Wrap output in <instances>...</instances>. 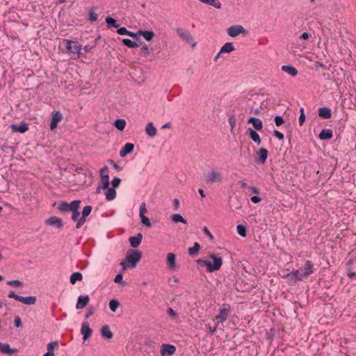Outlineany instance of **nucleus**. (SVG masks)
I'll use <instances>...</instances> for the list:
<instances>
[{
    "instance_id": "obj_14",
    "label": "nucleus",
    "mask_w": 356,
    "mask_h": 356,
    "mask_svg": "<svg viewBox=\"0 0 356 356\" xmlns=\"http://www.w3.org/2000/svg\"><path fill=\"white\" fill-rule=\"evenodd\" d=\"M176 348L173 345L170 344H163L161 350V354L162 356L165 355H172L175 353Z\"/></svg>"
},
{
    "instance_id": "obj_48",
    "label": "nucleus",
    "mask_w": 356,
    "mask_h": 356,
    "mask_svg": "<svg viewBox=\"0 0 356 356\" xmlns=\"http://www.w3.org/2000/svg\"><path fill=\"white\" fill-rule=\"evenodd\" d=\"M98 15L94 12L93 10H90L89 13V20L90 22H94L97 20Z\"/></svg>"
},
{
    "instance_id": "obj_40",
    "label": "nucleus",
    "mask_w": 356,
    "mask_h": 356,
    "mask_svg": "<svg viewBox=\"0 0 356 356\" xmlns=\"http://www.w3.org/2000/svg\"><path fill=\"white\" fill-rule=\"evenodd\" d=\"M120 305V302L116 299H112L109 302V308L113 312H115Z\"/></svg>"
},
{
    "instance_id": "obj_30",
    "label": "nucleus",
    "mask_w": 356,
    "mask_h": 356,
    "mask_svg": "<svg viewBox=\"0 0 356 356\" xmlns=\"http://www.w3.org/2000/svg\"><path fill=\"white\" fill-rule=\"evenodd\" d=\"M107 191L106 192V198L107 200L111 201L115 198L116 197V191L113 188L108 187Z\"/></svg>"
},
{
    "instance_id": "obj_49",
    "label": "nucleus",
    "mask_w": 356,
    "mask_h": 356,
    "mask_svg": "<svg viewBox=\"0 0 356 356\" xmlns=\"http://www.w3.org/2000/svg\"><path fill=\"white\" fill-rule=\"evenodd\" d=\"M300 115L299 116V124L302 126L305 120V110L304 108L302 107L300 109Z\"/></svg>"
},
{
    "instance_id": "obj_11",
    "label": "nucleus",
    "mask_w": 356,
    "mask_h": 356,
    "mask_svg": "<svg viewBox=\"0 0 356 356\" xmlns=\"http://www.w3.org/2000/svg\"><path fill=\"white\" fill-rule=\"evenodd\" d=\"M0 352L3 354L12 355L18 352V350L16 348H11L8 343H3L0 342Z\"/></svg>"
},
{
    "instance_id": "obj_62",
    "label": "nucleus",
    "mask_w": 356,
    "mask_h": 356,
    "mask_svg": "<svg viewBox=\"0 0 356 356\" xmlns=\"http://www.w3.org/2000/svg\"><path fill=\"white\" fill-rule=\"evenodd\" d=\"M203 232L209 237L211 240L213 239V236L211 233V232L209 230V229L207 227H203Z\"/></svg>"
},
{
    "instance_id": "obj_64",
    "label": "nucleus",
    "mask_w": 356,
    "mask_h": 356,
    "mask_svg": "<svg viewBox=\"0 0 356 356\" xmlns=\"http://www.w3.org/2000/svg\"><path fill=\"white\" fill-rule=\"evenodd\" d=\"M250 200L253 203L257 204L261 201V197H260L257 195H254V196H252Z\"/></svg>"
},
{
    "instance_id": "obj_13",
    "label": "nucleus",
    "mask_w": 356,
    "mask_h": 356,
    "mask_svg": "<svg viewBox=\"0 0 356 356\" xmlns=\"http://www.w3.org/2000/svg\"><path fill=\"white\" fill-rule=\"evenodd\" d=\"M10 129L14 132H19L22 134L26 132L29 129V127L26 123L21 122L20 124H12L10 125Z\"/></svg>"
},
{
    "instance_id": "obj_26",
    "label": "nucleus",
    "mask_w": 356,
    "mask_h": 356,
    "mask_svg": "<svg viewBox=\"0 0 356 356\" xmlns=\"http://www.w3.org/2000/svg\"><path fill=\"white\" fill-rule=\"evenodd\" d=\"M319 138L321 140H329L333 136L332 131L329 129H323L319 134Z\"/></svg>"
},
{
    "instance_id": "obj_1",
    "label": "nucleus",
    "mask_w": 356,
    "mask_h": 356,
    "mask_svg": "<svg viewBox=\"0 0 356 356\" xmlns=\"http://www.w3.org/2000/svg\"><path fill=\"white\" fill-rule=\"evenodd\" d=\"M209 258L213 260V263L208 259H199L196 262L202 266H206L207 270L209 273L219 270L222 265V258L217 257L215 254H211Z\"/></svg>"
},
{
    "instance_id": "obj_44",
    "label": "nucleus",
    "mask_w": 356,
    "mask_h": 356,
    "mask_svg": "<svg viewBox=\"0 0 356 356\" xmlns=\"http://www.w3.org/2000/svg\"><path fill=\"white\" fill-rule=\"evenodd\" d=\"M58 209L61 212H68L70 211L71 208L70 207V204L63 202L58 206Z\"/></svg>"
},
{
    "instance_id": "obj_12",
    "label": "nucleus",
    "mask_w": 356,
    "mask_h": 356,
    "mask_svg": "<svg viewBox=\"0 0 356 356\" xmlns=\"http://www.w3.org/2000/svg\"><path fill=\"white\" fill-rule=\"evenodd\" d=\"M229 314V309L225 307H222L219 310L218 315L216 316V318L218 320V323H222L227 319Z\"/></svg>"
},
{
    "instance_id": "obj_32",
    "label": "nucleus",
    "mask_w": 356,
    "mask_h": 356,
    "mask_svg": "<svg viewBox=\"0 0 356 356\" xmlns=\"http://www.w3.org/2000/svg\"><path fill=\"white\" fill-rule=\"evenodd\" d=\"M58 347V341H54L47 344V353L52 354L54 356V350Z\"/></svg>"
},
{
    "instance_id": "obj_51",
    "label": "nucleus",
    "mask_w": 356,
    "mask_h": 356,
    "mask_svg": "<svg viewBox=\"0 0 356 356\" xmlns=\"http://www.w3.org/2000/svg\"><path fill=\"white\" fill-rule=\"evenodd\" d=\"M284 118L282 116L276 115L275 117V123L276 127L281 126L282 124H284Z\"/></svg>"
},
{
    "instance_id": "obj_41",
    "label": "nucleus",
    "mask_w": 356,
    "mask_h": 356,
    "mask_svg": "<svg viewBox=\"0 0 356 356\" xmlns=\"http://www.w3.org/2000/svg\"><path fill=\"white\" fill-rule=\"evenodd\" d=\"M238 234L242 236L245 237L247 235V229L246 227L243 225H238L236 227Z\"/></svg>"
},
{
    "instance_id": "obj_58",
    "label": "nucleus",
    "mask_w": 356,
    "mask_h": 356,
    "mask_svg": "<svg viewBox=\"0 0 356 356\" xmlns=\"http://www.w3.org/2000/svg\"><path fill=\"white\" fill-rule=\"evenodd\" d=\"M8 297L19 301V298H20V296L16 294L15 291H12L9 292V293L8 294Z\"/></svg>"
},
{
    "instance_id": "obj_7",
    "label": "nucleus",
    "mask_w": 356,
    "mask_h": 356,
    "mask_svg": "<svg viewBox=\"0 0 356 356\" xmlns=\"http://www.w3.org/2000/svg\"><path fill=\"white\" fill-rule=\"evenodd\" d=\"M176 32L179 37L186 40L188 43H191L193 41V37L188 30L177 29Z\"/></svg>"
},
{
    "instance_id": "obj_4",
    "label": "nucleus",
    "mask_w": 356,
    "mask_h": 356,
    "mask_svg": "<svg viewBox=\"0 0 356 356\" xmlns=\"http://www.w3.org/2000/svg\"><path fill=\"white\" fill-rule=\"evenodd\" d=\"M141 257L142 254L139 250H129L125 257L126 261L129 264V267L134 268Z\"/></svg>"
},
{
    "instance_id": "obj_18",
    "label": "nucleus",
    "mask_w": 356,
    "mask_h": 356,
    "mask_svg": "<svg viewBox=\"0 0 356 356\" xmlns=\"http://www.w3.org/2000/svg\"><path fill=\"white\" fill-rule=\"evenodd\" d=\"M318 115L324 120L330 119L332 116L331 109L327 106L321 107L318 109Z\"/></svg>"
},
{
    "instance_id": "obj_31",
    "label": "nucleus",
    "mask_w": 356,
    "mask_h": 356,
    "mask_svg": "<svg viewBox=\"0 0 356 356\" xmlns=\"http://www.w3.org/2000/svg\"><path fill=\"white\" fill-rule=\"evenodd\" d=\"M139 34L143 35L147 41H150L154 36V33L152 31H139Z\"/></svg>"
},
{
    "instance_id": "obj_2",
    "label": "nucleus",
    "mask_w": 356,
    "mask_h": 356,
    "mask_svg": "<svg viewBox=\"0 0 356 356\" xmlns=\"http://www.w3.org/2000/svg\"><path fill=\"white\" fill-rule=\"evenodd\" d=\"M63 44H65L66 50L71 54L72 58H77L83 54L81 52V45L77 42L64 40Z\"/></svg>"
},
{
    "instance_id": "obj_50",
    "label": "nucleus",
    "mask_w": 356,
    "mask_h": 356,
    "mask_svg": "<svg viewBox=\"0 0 356 356\" xmlns=\"http://www.w3.org/2000/svg\"><path fill=\"white\" fill-rule=\"evenodd\" d=\"M140 218H141V222H142L144 225H145V226H146V227H150L152 226V224H151V222H150V221H149V219L147 217H146V216H144V215H143V216H140Z\"/></svg>"
},
{
    "instance_id": "obj_56",
    "label": "nucleus",
    "mask_w": 356,
    "mask_h": 356,
    "mask_svg": "<svg viewBox=\"0 0 356 356\" xmlns=\"http://www.w3.org/2000/svg\"><path fill=\"white\" fill-rule=\"evenodd\" d=\"M129 31L126 27H120L117 30V33L119 34V35H128V33H129Z\"/></svg>"
},
{
    "instance_id": "obj_8",
    "label": "nucleus",
    "mask_w": 356,
    "mask_h": 356,
    "mask_svg": "<svg viewBox=\"0 0 356 356\" xmlns=\"http://www.w3.org/2000/svg\"><path fill=\"white\" fill-rule=\"evenodd\" d=\"M63 119V114L60 111H55L52 114L50 122V129L54 130L58 126V123Z\"/></svg>"
},
{
    "instance_id": "obj_38",
    "label": "nucleus",
    "mask_w": 356,
    "mask_h": 356,
    "mask_svg": "<svg viewBox=\"0 0 356 356\" xmlns=\"http://www.w3.org/2000/svg\"><path fill=\"white\" fill-rule=\"evenodd\" d=\"M115 127L120 131H123L126 126V121L124 119H118L115 121Z\"/></svg>"
},
{
    "instance_id": "obj_21",
    "label": "nucleus",
    "mask_w": 356,
    "mask_h": 356,
    "mask_svg": "<svg viewBox=\"0 0 356 356\" xmlns=\"http://www.w3.org/2000/svg\"><path fill=\"white\" fill-rule=\"evenodd\" d=\"M37 298L35 296H21L19 298V301L28 305H34L36 302Z\"/></svg>"
},
{
    "instance_id": "obj_22",
    "label": "nucleus",
    "mask_w": 356,
    "mask_h": 356,
    "mask_svg": "<svg viewBox=\"0 0 356 356\" xmlns=\"http://www.w3.org/2000/svg\"><path fill=\"white\" fill-rule=\"evenodd\" d=\"M167 264L170 269L176 268V256L174 253H168L167 254Z\"/></svg>"
},
{
    "instance_id": "obj_59",
    "label": "nucleus",
    "mask_w": 356,
    "mask_h": 356,
    "mask_svg": "<svg viewBox=\"0 0 356 356\" xmlns=\"http://www.w3.org/2000/svg\"><path fill=\"white\" fill-rule=\"evenodd\" d=\"M146 204L145 202H143L140 206V216H143L145 213H146Z\"/></svg>"
},
{
    "instance_id": "obj_52",
    "label": "nucleus",
    "mask_w": 356,
    "mask_h": 356,
    "mask_svg": "<svg viewBox=\"0 0 356 356\" xmlns=\"http://www.w3.org/2000/svg\"><path fill=\"white\" fill-rule=\"evenodd\" d=\"M167 314L168 315L171 317L173 319H176L177 318V313L175 312V311L171 308V307H169L167 309Z\"/></svg>"
},
{
    "instance_id": "obj_60",
    "label": "nucleus",
    "mask_w": 356,
    "mask_h": 356,
    "mask_svg": "<svg viewBox=\"0 0 356 356\" xmlns=\"http://www.w3.org/2000/svg\"><path fill=\"white\" fill-rule=\"evenodd\" d=\"M14 323H15V326L16 327H21L22 326L21 318L19 316H15L14 318Z\"/></svg>"
},
{
    "instance_id": "obj_9",
    "label": "nucleus",
    "mask_w": 356,
    "mask_h": 356,
    "mask_svg": "<svg viewBox=\"0 0 356 356\" xmlns=\"http://www.w3.org/2000/svg\"><path fill=\"white\" fill-rule=\"evenodd\" d=\"M46 223L50 226H55L58 229H61L63 227L62 219L56 216L50 217L46 220Z\"/></svg>"
},
{
    "instance_id": "obj_53",
    "label": "nucleus",
    "mask_w": 356,
    "mask_h": 356,
    "mask_svg": "<svg viewBox=\"0 0 356 356\" xmlns=\"http://www.w3.org/2000/svg\"><path fill=\"white\" fill-rule=\"evenodd\" d=\"M123 280V275H122V273H118V274L115 276V279H114V282H115V283H120V284H122L123 285H124V284H125V282H123V280Z\"/></svg>"
},
{
    "instance_id": "obj_29",
    "label": "nucleus",
    "mask_w": 356,
    "mask_h": 356,
    "mask_svg": "<svg viewBox=\"0 0 356 356\" xmlns=\"http://www.w3.org/2000/svg\"><path fill=\"white\" fill-rule=\"evenodd\" d=\"M234 50L232 42H226L220 49V53H230Z\"/></svg>"
},
{
    "instance_id": "obj_42",
    "label": "nucleus",
    "mask_w": 356,
    "mask_h": 356,
    "mask_svg": "<svg viewBox=\"0 0 356 356\" xmlns=\"http://www.w3.org/2000/svg\"><path fill=\"white\" fill-rule=\"evenodd\" d=\"M81 201L80 200H74L70 204V207L71 208L70 211H79V205Z\"/></svg>"
},
{
    "instance_id": "obj_3",
    "label": "nucleus",
    "mask_w": 356,
    "mask_h": 356,
    "mask_svg": "<svg viewBox=\"0 0 356 356\" xmlns=\"http://www.w3.org/2000/svg\"><path fill=\"white\" fill-rule=\"evenodd\" d=\"M223 181L222 174L216 169L209 171L205 176V181L208 184H221Z\"/></svg>"
},
{
    "instance_id": "obj_37",
    "label": "nucleus",
    "mask_w": 356,
    "mask_h": 356,
    "mask_svg": "<svg viewBox=\"0 0 356 356\" xmlns=\"http://www.w3.org/2000/svg\"><path fill=\"white\" fill-rule=\"evenodd\" d=\"M171 219L175 222H181L183 224H187V220L183 218V216L179 213L173 214L171 216Z\"/></svg>"
},
{
    "instance_id": "obj_20",
    "label": "nucleus",
    "mask_w": 356,
    "mask_h": 356,
    "mask_svg": "<svg viewBox=\"0 0 356 356\" xmlns=\"http://www.w3.org/2000/svg\"><path fill=\"white\" fill-rule=\"evenodd\" d=\"M248 122L249 124H252L254 129L257 131H260L262 129L263 123L259 118L252 117L248 120Z\"/></svg>"
},
{
    "instance_id": "obj_43",
    "label": "nucleus",
    "mask_w": 356,
    "mask_h": 356,
    "mask_svg": "<svg viewBox=\"0 0 356 356\" xmlns=\"http://www.w3.org/2000/svg\"><path fill=\"white\" fill-rule=\"evenodd\" d=\"M283 277L286 278L290 283L296 282V281H298L293 271H291L289 273L284 275Z\"/></svg>"
},
{
    "instance_id": "obj_15",
    "label": "nucleus",
    "mask_w": 356,
    "mask_h": 356,
    "mask_svg": "<svg viewBox=\"0 0 356 356\" xmlns=\"http://www.w3.org/2000/svg\"><path fill=\"white\" fill-rule=\"evenodd\" d=\"M81 334L83 335V340L86 341L92 334V330L90 328L88 322H84L81 328Z\"/></svg>"
},
{
    "instance_id": "obj_39",
    "label": "nucleus",
    "mask_w": 356,
    "mask_h": 356,
    "mask_svg": "<svg viewBox=\"0 0 356 356\" xmlns=\"http://www.w3.org/2000/svg\"><path fill=\"white\" fill-rule=\"evenodd\" d=\"M122 42L125 46H127L129 48H136V47H138V43H136V42H134L129 38H124L122 40Z\"/></svg>"
},
{
    "instance_id": "obj_27",
    "label": "nucleus",
    "mask_w": 356,
    "mask_h": 356,
    "mask_svg": "<svg viewBox=\"0 0 356 356\" xmlns=\"http://www.w3.org/2000/svg\"><path fill=\"white\" fill-rule=\"evenodd\" d=\"M282 70L292 76H296L298 74L297 69L291 65H282Z\"/></svg>"
},
{
    "instance_id": "obj_55",
    "label": "nucleus",
    "mask_w": 356,
    "mask_h": 356,
    "mask_svg": "<svg viewBox=\"0 0 356 356\" xmlns=\"http://www.w3.org/2000/svg\"><path fill=\"white\" fill-rule=\"evenodd\" d=\"M229 124L231 127V131H232V130L234 129V128L235 127V125H236V118H235L234 115H232L229 117Z\"/></svg>"
},
{
    "instance_id": "obj_45",
    "label": "nucleus",
    "mask_w": 356,
    "mask_h": 356,
    "mask_svg": "<svg viewBox=\"0 0 356 356\" xmlns=\"http://www.w3.org/2000/svg\"><path fill=\"white\" fill-rule=\"evenodd\" d=\"M296 277V279L298 280H302L303 279H305L306 277V276L304 275V273L302 272V270L300 269V270H293Z\"/></svg>"
},
{
    "instance_id": "obj_6",
    "label": "nucleus",
    "mask_w": 356,
    "mask_h": 356,
    "mask_svg": "<svg viewBox=\"0 0 356 356\" xmlns=\"http://www.w3.org/2000/svg\"><path fill=\"white\" fill-rule=\"evenodd\" d=\"M92 211L91 206H86L82 211V216L80 219L78 220L76 228L79 229L86 222V218L88 216Z\"/></svg>"
},
{
    "instance_id": "obj_34",
    "label": "nucleus",
    "mask_w": 356,
    "mask_h": 356,
    "mask_svg": "<svg viewBox=\"0 0 356 356\" xmlns=\"http://www.w3.org/2000/svg\"><path fill=\"white\" fill-rule=\"evenodd\" d=\"M200 245L195 242L193 247L188 248V254L191 256H195L198 254L199 250H200Z\"/></svg>"
},
{
    "instance_id": "obj_23",
    "label": "nucleus",
    "mask_w": 356,
    "mask_h": 356,
    "mask_svg": "<svg viewBox=\"0 0 356 356\" xmlns=\"http://www.w3.org/2000/svg\"><path fill=\"white\" fill-rule=\"evenodd\" d=\"M145 132L147 136L152 138L156 135L157 130L152 122H148L145 128Z\"/></svg>"
},
{
    "instance_id": "obj_33",
    "label": "nucleus",
    "mask_w": 356,
    "mask_h": 356,
    "mask_svg": "<svg viewBox=\"0 0 356 356\" xmlns=\"http://www.w3.org/2000/svg\"><path fill=\"white\" fill-rule=\"evenodd\" d=\"M82 279H83L82 274L79 272H75L71 275L70 280V283L72 284H74L76 281H81Z\"/></svg>"
},
{
    "instance_id": "obj_10",
    "label": "nucleus",
    "mask_w": 356,
    "mask_h": 356,
    "mask_svg": "<svg viewBox=\"0 0 356 356\" xmlns=\"http://www.w3.org/2000/svg\"><path fill=\"white\" fill-rule=\"evenodd\" d=\"M90 301V297L88 295L80 296L78 297L76 308L77 309H83L87 306Z\"/></svg>"
},
{
    "instance_id": "obj_61",
    "label": "nucleus",
    "mask_w": 356,
    "mask_h": 356,
    "mask_svg": "<svg viewBox=\"0 0 356 356\" xmlns=\"http://www.w3.org/2000/svg\"><path fill=\"white\" fill-rule=\"evenodd\" d=\"M274 136H275L279 140H283L284 136V134L281 132H280L277 130H274L273 131Z\"/></svg>"
},
{
    "instance_id": "obj_36",
    "label": "nucleus",
    "mask_w": 356,
    "mask_h": 356,
    "mask_svg": "<svg viewBox=\"0 0 356 356\" xmlns=\"http://www.w3.org/2000/svg\"><path fill=\"white\" fill-rule=\"evenodd\" d=\"M106 22L107 24V26L108 28L114 27V28H118L120 25L117 23L116 19L111 17H107L106 18Z\"/></svg>"
},
{
    "instance_id": "obj_25",
    "label": "nucleus",
    "mask_w": 356,
    "mask_h": 356,
    "mask_svg": "<svg viewBox=\"0 0 356 356\" xmlns=\"http://www.w3.org/2000/svg\"><path fill=\"white\" fill-rule=\"evenodd\" d=\"M248 131L249 132L250 137L252 139V140L254 143H255L257 145H260L261 141L260 136L257 134V132L251 128H248Z\"/></svg>"
},
{
    "instance_id": "obj_46",
    "label": "nucleus",
    "mask_w": 356,
    "mask_h": 356,
    "mask_svg": "<svg viewBox=\"0 0 356 356\" xmlns=\"http://www.w3.org/2000/svg\"><path fill=\"white\" fill-rule=\"evenodd\" d=\"M101 181H102V188L104 189H106V188H108V186H109V177H106V176H104L103 178H101Z\"/></svg>"
},
{
    "instance_id": "obj_63",
    "label": "nucleus",
    "mask_w": 356,
    "mask_h": 356,
    "mask_svg": "<svg viewBox=\"0 0 356 356\" xmlns=\"http://www.w3.org/2000/svg\"><path fill=\"white\" fill-rule=\"evenodd\" d=\"M238 184H240L241 187L243 188H247L249 190V187L251 186L250 185H248L246 181L244 180H241L238 181Z\"/></svg>"
},
{
    "instance_id": "obj_16",
    "label": "nucleus",
    "mask_w": 356,
    "mask_h": 356,
    "mask_svg": "<svg viewBox=\"0 0 356 356\" xmlns=\"http://www.w3.org/2000/svg\"><path fill=\"white\" fill-rule=\"evenodd\" d=\"M143 238V234L138 233L136 236H131L129 238L130 245L131 248H136L140 245Z\"/></svg>"
},
{
    "instance_id": "obj_47",
    "label": "nucleus",
    "mask_w": 356,
    "mask_h": 356,
    "mask_svg": "<svg viewBox=\"0 0 356 356\" xmlns=\"http://www.w3.org/2000/svg\"><path fill=\"white\" fill-rule=\"evenodd\" d=\"M8 286H22V282L19 280H10L6 282Z\"/></svg>"
},
{
    "instance_id": "obj_35",
    "label": "nucleus",
    "mask_w": 356,
    "mask_h": 356,
    "mask_svg": "<svg viewBox=\"0 0 356 356\" xmlns=\"http://www.w3.org/2000/svg\"><path fill=\"white\" fill-rule=\"evenodd\" d=\"M202 3L212 6L216 8H221V3L218 0H199Z\"/></svg>"
},
{
    "instance_id": "obj_54",
    "label": "nucleus",
    "mask_w": 356,
    "mask_h": 356,
    "mask_svg": "<svg viewBox=\"0 0 356 356\" xmlns=\"http://www.w3.org/2000/svg\"><path fill=\"white\" fill-rule=\"evenodd\" d=\"M100 176H101V178H103L104 176H106V177H109L108 175V168L107 166H104V168H102L101 170H100Z\"/></svg>"
},
{
    "instance_id": "obj_19",
    "label": "nucleus",
    "mask_w": 356,
    "mask_h": 356,
    "mask_svg": "<svg viewBox=\"0 0 356 356\" xmlns=\"http://www.w3.org/2000/svg\"><path fill=\"white\" fill-rule=\"evenodd\" d=\"M101 335L103 338L110 340L113 338V334L108 325H104L101 328Z\"/></svg>"
},
{
    "instance_id": "obj_5",
    "label": "nucleus",
    "mask_w": 356,
    "mask_h": 356,
    "mask_svg": "<svg viewBox=\"0 0 356 356\" xmlns=\"http://www.w3.org/2000/svg\"><path fill=\"white\" fill-rule=\"evenodd\" d=\"M227 34L232 38L236 37L240 34L245 35L248 33V31L241 25L232 26L227 29Z\"/></svg>"
},
{
    "instance_id": "obj_24",
    "label": "nucleus",
    "mask_w": 356,
    "mask_h": 356,
    "mask_svg": "<svg viewBox=\"0 0 356 356\" xmlns=\"http://www.w3.org/2000/svg\"><path fill=\"white\" fill-rule=\"evenodd\" d=\"M257 155L259 156V162L264 164L266 162V159L268 156V152L265 148H261L258 150Z\"/></svg>"
},
{
    "instance_id": "obj_17",
    "label": "nucleus",
    "mask_w": 356,
    "mask_h": 356,
    "mask_svg": "<svg viewBox=\"0 0 356 356\" xmlns=\"http://www.w3.org/2000/svg\"><path fill=\"white\" fill-rule=\"evenodd\" d=\"M134 145L133 143H127L122 148L120 152V156L122 158L125 157L128 154L131 153L134 151Z\"/></svg>"
},
{
    "instance_id": "obj_28",
    "label": "nucleus",
    "mask_w": 356,
    "mask_h": 356,
    "mask_svg": "<svg viewBox=\"0 0 356 356\" xmlns=\"http://www.w3.org/2000/svg\"><path fill=\"white\" fill-rule=\"evenodd\" d=\"M302 270V272L304 273V275L307 277L308 275H311L314 271L312 263L309 260L306 261L304 268Z\"/></svg>"
},
{
    "instance_id": "obj_57",
    "label": "nucleus",
    "mask_w": 356,
    "mask_h": 356,
    "mask_svg": "<svg viewBox=\"0 0 356 356\" xmlns=\"http://www.w3.org/2000/svg\"><path fill=\"white\" fill-rule=\"evenodd\" d=\"M120 182H121L120 178L115 177L112 180V185L113 187H118L120 186Z\"/></svg>"
}]
</instances>
